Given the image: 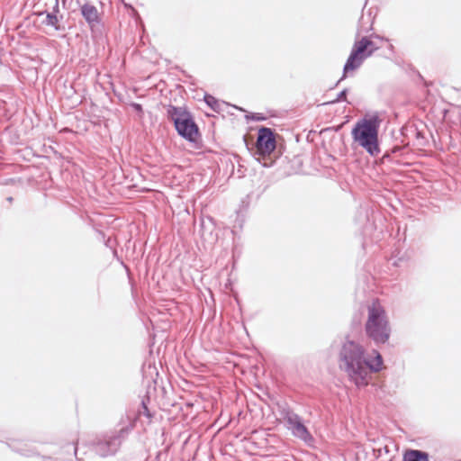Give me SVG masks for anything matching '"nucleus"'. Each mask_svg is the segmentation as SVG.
Here are the masks:
<instances>
[{
  "label": "nucleus",
  "instance_id": "28",
  "mask_svg": "<svg viewBox=\"0 0 461 461\" xmlns=\"http://www.w3.org/2000/svg\"><path fill=\"white\" fill-rule=\"evenodd\" d=\"M73 448H74V454H75V456H77V444H75Z\"/></svg>",
  "mask_w": 461,
  "mask_h": 461
},
{
  "label": "nucleus",
  "instance_id": "8",
  "mask_svg": "<svg viewBox=\"0 0 461 461\" xmlns=\"http://www.w3.org/2000/svg\"><path fill=\"white\" fill-rule=\"evenodd\" d=\"M276 149L275 131L273 129L260 126L258 131L256 152L258 155H270Z\"/></svg>",
  "mask_w": 461,
  "mask_h": 461
},
{
  "label": "nucleus",
  "instance_id": "22",
  "mask_svg": "<svg viewBox=\"0 0 461 461\" xmlns=\"http://www.w3.org/2000/svg\"><path fill=\"white\" fill-rule=\"evenodd\" d=\"M41 461H59L58 458L56 457H52V456H41Z\"/></svg>",
  "mask_w": 461,
  "mask_h": 461
},
{
  "label": "nucleus",
  "instance_id": "10",
  "mask_svg": "<svg viewBox=\"0 0 461 461\" xmlns=\"http://www.w3.org/2000/svg\"><path fill=\"white\" fill-rule=\"evenodd\" d=\"M6 445L14 452L24 456H32L38 455L34 447H29L27 442L8 438Z\"/></svg>",
  "mask_w": 461,
  "mask_h": 461
},
{
  "label": "nucleus",
  "instance_id": "16",
  "mask_svg": "<svg viewBox=\"0 0 461 461\" xmlns=\"http://www.w3.org/2000/svg\"><path fill=\"white\" fill-rule=\"evenodd\" d=\"M149 402V397L147 396V397H144L142 400H141V409L139 410V415H144L146 416L148 419H151L153 418V414L152 412L149 411V407H148V402Z\"/></svg>",
  "mask_w": 461,
  "mask_h": 461
},
{
  "label": "nucleus",
  "instance_id": "25",
  "mask_svg": "<svg viewBox=\"0 0 461 461\" xmlns=\"http://www.w3.org/2000/svg\"><path fill=\"white\" fill-rule=\"evenodd\" d=\"M402 150V148L395 146L392 149V153H396Z\"/></svg>",
  "mask_w": 461,
  "mask_h": 461
},
{
  "label": "nucleus",
  "instance_id": "1",
  "mask_svg": "<svg viewBox=\"0 0 461 461\" xmlns=\"http://www.w3.org/2000/svg\"><path fill=\"white\" fill-rule=\"evenodd\" d=\"M330 348L336 355L339 369L358 389L367 386L373 375L384 368L382 354L377 349L369 354L365 346L349 333L338 335Z\"/></svg>",
  "mask_w": 461,
  "mask_h": 461
},
{
  "label": "nucleus",
  "instance_id": "13",
  "mask_svg": "<svg viewBox=\"0 0 461 461\" xmlns=\"http://www.w3.org/2000/svg\"><path fill=\"white\" fill-rule=\"evenodd\" d=\"M402 461H429V454L419 449H407L403 453Z\"/></svg>",
  "mask_w": 461,
  "mask_h": 461
},
{
  "label": "nucleus",
  "instance_id": "24",
  "mask_svg": "<svg viewBox=\"0 0 461 461\" xmlns=\"http://www.w3.org/2000/svg\"><path fill=\"white\" fill-rule=\"evenodd\" d=\"M370 37L372 39L374 38V39H377V40H380V41H388V39H385V38H384L382 36H379L377 34H371Z\"/></svg>",
  "mask_w": 461,
  "mask_h": 461
},
{
  "label": "nucleus",
  "instance_id": "7",
  "mask_svg": "<svg viewBox=\"0 0 461 461\" xmlns=\"http://www.w3.org/2000/svg\"><path fill=\"white\" fill-rule=\"evenodd\" d=\"M281 417L286 421L287 429L294 437L303 440L306 444L313 441V437L308 428L303 424V419L295 413L287 404L280 407Z\"/></svg>",
  "mask_w": 461,
  "mask_h": 461
},
{
  "label": "nucleus",
  "instance_id": "20",
  "mask_svg": "<svg viewBox=\"0 0 461 461\" xmlns=\"http://www.w3.org/2000/svg\"><path fill=\"white\" fill-rule=\"evenodd\" d=\"M348 94V88H344L342 91H340L338 94L337 98L332 103H338V102H344V101H346Z\"/></svg>",
  "mask_w": 461,
  "mask_h": 461
},
{
  "label": "nucleus",
  "instance_id": "18",
  "mask_svg": "<svg viewBox=\"0 0 461 461\" xmlns=\"http://www.w3.org/2000/svg\"><path fill=\"white\" fill-rule=\"evenodd\" d=\"M249 203H250V195L248 194V195H246V197H244L241 200L240 209L237 211L238 216H240V214H241L244 211H246L249 208Z\"/></svg>",
  "mask_w": 461,
  "mask_h": 461
},
{
  "label": "nucleus",
  "instance_id": "31",
  "mask_svg": "<svg viewBox=\"0 0 461 461\" xmlns=\"http://www.w3.org/2000/svg\"><path fill=\"white\" fill-rule=\"evenodd\" d=\"M384 158H389V154H388V152H386V153L384 155Z\"/></svg>",
  "mask_w": 461,
  "mask_h": 461
},
{
  "label": "nucleus",
  "instance_id": "23",
  "mask_svg": "<svg viewBox=\"0 0 461 461\" xmlns=\"http://www.w3.org/2000/svg\"><path fill=\"white\" fill-rule=\"evenodd\" d=\"M59 12V0H56L55 5L53 6V10L51 13H54L55 14H57Z\"/></svg>",
  "mask_w": 461,
  "mask_h": 461
},
{
  "label": "nucleus",
  "instance_id": "11",
  "mask_svg": "<svg viewBox=\"0 0 461 461\" xmlns=\"http://www.w3.org/2000/svg\"><path fill=\"white\" fill-rule=\"evenodd\" d=\"M80 12L89 26H94L100 22L96 7L89 3H86L80 7Z\"/></svg>",
  "mask_w": 461,
  "mask_h": 461
},
{
  "label": "nucleus",
  "instance_id": "9",
  "mask_svg": "<svg viewBox=\"0 0 461 461\" xmlns=\"http://www.w3.org/2000/svg\"><path fill=\"white\" fill-rule=\"evenodd\" d=\"M199 234L202 240L212 245L218 240V232L213 219L210 216L200 219Z\"/></svg>",
  "mask_w": 461,
  "mask_h": 461
},
{
  "label": "nucleus",
  "instance_id": "29",
  "mask_svg": "<svg viewBox=\"0 0 461 461\" xmlns=\"http://www.w3.org/2000/svg\"><path fill=\"white\" fill-rule=\"evenodd\" d=\"M413 134H411V132H408V135H402L403 138H407L409 139L410 137H412Z\"/></svg>",
  "mask_w": 461,
  "mask_h": 461
},
{
  "label": "nucleus",
  "instance_id": "33",
  "mask_svg": "<svg viewBox=\"0 0 461 461\" xmlns=\"http://www.w3.org/2000/svg\"><path fill=\"white\" fill-rule=\"evenodd\" d=\"M459 461H461V459Z\"/></svg>",
  "mask_w": 461,
  "mask_h": 461
},
{
  "label": "nucleus",
  "instance_id": "15",
  "mask_svg": "<svg viewBox=\"0 0 461 461\" xmlns=\"http://www.w3.org/2000/svg\"><path fill=\"white\" fill-rule=\"evenodd\" d=\"M46 14V19L42 22L43 24L47 26L54 27L57 31L60 30L59 25V20L54 13H50L48 11L41 12L39 15Z\"/></svg>",
  "mask_w": 461,
  "mask_h": 461
},
{
  "label": "nucleus",
  "instance_id": "12",
  "mask_svg": "<svg viewBox=\"0 0 461 461\" xmlns=\"http://www.w3.org/2000/svg\"><path fill=\"white\" fill-rule=\"evenodd\" d=\"M205 104L215 113H221L230 106V104L224 101H220L210 94H205L203 96Z\"/></svg>",
  "mask_w": 461,
  "mask_h": 461
},
{
  "label": "nucleus",
  "instance_id": "32",
  "mask_svg": "<svg viewBox=\"0 0 461 461\" xmlns=\"http://www.w3.org/2000/svg\"><path fill=\"white\" fill-rule=\"evenodd\" d=\"M235 109H239V110H241L240 108H239L237 105H232Z\"/></svg>",
  "mask_w": 461,
  "mask_h": 461
},
{
  "label": "nucleus",
  "instance_id": "5",
  "mask_svg": "<svg viewBox=\"0 0 461 461\" xmlns=\"http://www.w3.org/2000/svg\"><path fill=\"white\" fill-rule=\"evenodd\" d=\"M135 424L136 420H132L128 425L118 430L95 437L90 442L91 450L102 458L115 456L130 432L134 429Z\"/></svg>",
  "mask_w": 461,
  "mask_h": 461
},
{
  "label": "nucleus",
  "instance_id": "3",
  "mask_svg": "<svg viewBox=\"0 0 461 461\" xmlns=\"http://www.w3.org/2000/svg\"><path fill=\"white\" fill-rule=\"evenodd\" d=\"M366 339L375 347L380 348L388 343L392 329L384 308L378 301L367 306V319L364 325Z\"/></svg>",
  "mask_w": 461,
  "mask_h": 461
},
{
  "label": "nucleus",
  "instance_id": "17",
  "mask_svg": "<svg viewBox=\"0 0 461 461\" xmlns=\"http://www.w3.org/2000/svg\"><path fill=\"white\" fill-rule=\"evenodd\" d=\"M245 119L253 122H264L267 120V116L260 113H249L245 115Z\"/></svg>",
  "mask_w": 461,
  "mask_h": 461
},
{
  "label": "nucleus",
  "instance_id": "21",
  "mask_svg": "<svg viewBox=\"0 0 461 461\" xmlns=\"http://www.w3.org/2000/svg\"><path fill=\"white\" fill-rule=\"evenodd\" d=\"M131 106L133 108V110L141 114L143 113V108H142V105L140 104H138V103H131Z\"/></svg>",
  "mask_w": 461,
  "mask_h": 461
},
{
  "label": "nucleus",
  "instance_id": "2",
  "mask_svg": "<svg viewBox=\"0 0 461 461\" xmlns=\"http://www.w3.org/2000/svg\"><path fill=\"white\" fill-rule=\"evenodd\" d=\"M382 120L377 113L365 114L357 120L351 130L353 141L371 157L381 153L379 129Z\"/></svg>",
  "mask_w": 461,
  "mask_h": 461
},
{
  "label": "nucleus",
  "instance_id": "30",
  "mask_svg": "<svg viewBox=\"0 0 461 461\" xmlns=\"http://www.w3.org/2000/svg\"><path fill=\"white\" fill-rule=\"evenodd\" d=\"M388 49H389L392 52H393L394 47H393V44H390V45H389V47H388Z\"/></svg>",
  "mask_w": 461,
  "mask_h": 461
},
{
  "label": "nucleus",
  "instance_id": "14",
  "mask_svg": "<svg viewBox=\"0 0 461 461\" xmlns=\"http://www.w3.org/2000/svg\"><path fill=\"white\" fill-rule=\"evenodd\" d=\"M408 132H411L413 134V137L416 138L418 140V143L420 145H423L425 142V137L421 131H420L415 124L406 125L402 127L401 129V134L402 135H408Z\"/></svg>",
  "mask_w": 461,
  "mask_h": 461
},
{
  "label": "nucleus",
  "instance_id": "4",
  "mask_svg": "<svg viewBox=\"0 0 461 461\" xmlns=\"http://www.w3.org/2000/svg\"><path fill=\"white\" fill-rule=\"evenodd\" d=\"M167 117L181 138L191 143H196L201 139L199 127L185 106L167 105Z\"/></svg>",
  "mask_w": 461,
  "mask_h": 461
},
{
  "label": "nucleus",
  "instance_id": "19",
  "mask_svg": "<svg viewBox=\"0 0 461 461\" xmlns=\"http://www.w3.org/2000/svg\"><path fill=\"white\" fill-rule=\"evenodd\" d=\"M374 455L376 458H379L383 453L388 454L390 452V447L388 446H384L383 447L375 448Z\"/></svg>",
  "mask_w": 461,
  "mask_h": 461
},
{
  "label": "nucleus",
  "instance_id": "6",
  "mask_svg": "<svg viewBox=\"0 0 461 461\" xmlns=\"http://www.w3.org/2000/svg\"><path fill=\"white\" fill-rule=\"evenodd\" d=\"M378 49L379 47L372 41L370 36H364L359 41H356L344 64L342 77L337 85L344 80L349 72L360 68L365 59L371 57Z\"/></svg>",
  "mask_w": 461,
  "mask_h": 461
},
{
  "label": "nucleus",
  "instance_id": "26",
  "mask_svg": "<svg viewBox=\"0 0 461 461\" xmlns=\"http://www.w3.org/2000/svg\"><path fill=\"white\" fill-rule=\"evenodd\" d=\"M121 1H122V3L124 5V6H125L126 8H132V5H131L125 3L123 0H121Z\"/></svg>",
  "mask_w": 461,
  "mask_h": 461
},
{
  "label": "nucleus",
  "instance_id": "27",
  "mask_svg": "<svg viewBox=\"0 0 461 461\" xmlns=\"http://www.w3.org/2000/svg\"><path fill=\"white\" fill-rule=\"evenodd\" d=\"M6 201H7L8 203H13V201H14V198H13L12 196H8V197L6 198Z\"/></svg>",
  "mask_w": 461,
  "mask_h": 461
}]
</instances>
